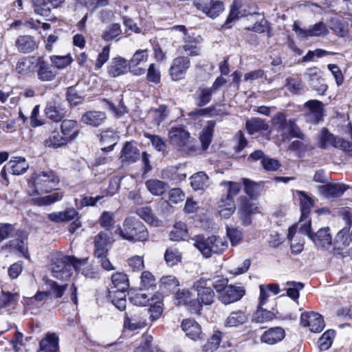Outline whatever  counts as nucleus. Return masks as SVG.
I'll use <instances>...</instances> for the list:
<instances>
[{
  "mask_svg": "<svg viewBox=\"0 0 352 352\" xmlns=\"http://www.w3.org/2000/svg\"><path fill=\"white\" fill-rule=\"evenodd\" d=\"M188 235L186 225L183 222H177L170 232V239L171 241H179L184 240Z\"/></svg>",
  "mask_w": 352,
  "mask_h": 352,
  "instance_id": "nucleus-46",
  "label": "nucleus"
},
{
  "mask_svg": "<svg viewBox=\"0 0 352 352\" xmlns=\"http://www.w3.org/2000/svg\"><path fill=\"white\" fill-rule=\"evenodd\" d=\"M304 77L314 91H316L320 96L324 95L328 85L325 83L321 71L318 68H308L304 74Z\"/></svg>",
  "mask_w": 352,
  "mask_h": 352,
  "instance_id": "nucleus-6",
  "label": "nucleus"
},
{
  "mask_svg": "<svg viewBox=\"0 0 352 352\" xmlns=\"http://www.w3.org/2000/svg\"><path fill=\"white\" fill-rule=\"evenodd\" d=\"M126 292L113 289L109 290V297L111 302L120 311L124 310L126 307Z\"/></svg>",
  "mask_w": 352,
  "mask_h": 352,
  "instance_id": "nucleus-37",
  "label": "nucleus"
},
{
  "mask_svg": "<svg viewBox=\"0 0 352 352\" xmlns=\"http://www.w3.org/2000/svg\"><path fill=\"white\" fill-rule=\"evenodd\" d=\"M245 126L250 134H254L261 131H266L268 129V124L259 118H254L248 120Z\"/></svg>",
  "mask_w": 352,
  "mask_h": 352,
  "instance_id": "nucleus-43",
  "label": "nucleus"
},
{
  "mask_svg": "<svg viewBox=\"0 0 352 352\" xmlns=\"http://www.w3.org/2000/svg\"><path fill=\"white\" fill-rule=\"evenodd\" d=\"M107 118V114L104 111H88L82 115L80 122L93 127H98L102 125Z\"/></svg>",
  "mask_w": 352,
  "mask_h": 352,
  "instance_id": "nucleus-19",
  "label": "nucleus"
},
{
  "mask_svg": "<svg viewBox=\"0 0 352 352\" xmlns=\"http://www.w3.org/2000/svg\"><path fill=\"white\" fill-rule=\"evenodd\" d=\"M335 336L333 330L326 331L319 339L318 345L321 351L327 350L332 344L333 338Z\"/></svg>",
  "mask_w": 352,
  "mask_h": 352,
  "instance_id": "nucleus-57",
  "label": "nucleus"
},
{
  "mask_svg": "<svg viewBox=\"0 0 352 352\" xmlns=\"http://www.w3.org/2000/svg\"><path fill=\"white\" fill-rule=\"evenodd\" d=\"M193 5L212 19L217 17L224 10L223 3L218 0H193Z\"/></svg>",
  "mask_w": 352,
  "mask_h": 352,
  "instance_id": "nucleus-8",
  "label": "nucleus"
},
{
  "mask_svg": "<svg viewBox=\"0 0 352 352\" xmlns=\"http://www.w3.org/2000/svg\"><path fill=\"white\" fill-rule=\"evenodd\" d=\"M129 63L121 57H117L112 60L108 68V73L111 77H117L124 74L127 71Z\"/></svg>",
  "mask_w": 352,
  "mask_h": 352,
  "instance_id": "nucleus-30",
  "label": "nucleus"
},
{
  "mask_svg": "<svg viewBox=\"0 0 352 352\" xmlns=\"http://www.w3.org/2000/svg\"><path fill=\"white\" fill-rule=\"evenodd\" d=\"M37 67V76L41 81H52L56 75L57 72L52 69V67L46 62L43 57H38L36 63Z\"/></svg>",
  "mask_w": 352,
  "mask_h": 352,
  "instance_id": "nucleus-18",
  "label": "nucleus"
},
{
  "mask_svg": "<svg viewBox=\"0 0 352 352\" xmlns=\"http://www.w3.org/2000/svg\"><path fill=\"white\" fill-rule=\"evenodd\" d=\"M170 143L179 148L187 145L190 139V133L183 126H172L168 131Z\"/></svg>",
  "mask_w": 352,
  "mask_h": 352,
  "instance_id": "nucleus-13",
  "label": "nucleus"
},
{
  "mask_svg": "<svg viewBox=\"0 0 352 352\" xmlns=\"http://www.w3.org/2000/svg\"><path fill=\"white\" fill-rule=\"evenodd\" d=\"M245 294V289L242 287L228 285L220 294L219 299L225 305H228L239 300Z\"/></svg>",
  "mask_w": 352,
  "mask_h": 352,
  "instance_id": "nucleus-14",
  "label": "nucleus"
},
{
  "mask_svg": "<svg viewBox=\"0 0 352 352\" xmlns=\"http://www.w3.org/2000/svg\"><path fill=\"white\" fill-rule=\"evenodd\" d=\"M207 284L211 287H213L219 295L227 287L228 280L220 276H215L212 279H206Z\"/></svg>",
  "mask_w": 352,
  "mask_h": 352,
  "instance_id": "nucleus-59",
  "label": "nucleus"
},
{
  "mask_svg": "<svg viewBox=\"0 0 352 352\" xmlns=\"http://www.w3.org/2000/svg\"><path fill=\"white\" fill-rule=\"evenodd\" d=\"M194 245L205 258H210L213 254H221L228 248L227 241L216 235L205 237L196 235L192 238Z\"/></svg>",
  "mask_w": 352,
  "mask_h": 352,
  "instance_id": "nucleus-3",
  "label": "nucleus"
},
{
  "mask_svg": "<svg viewBox=\"0 0 352 352\" xmlns=\"http://www.w3.org/2000/svg\"><path fill=\"white\" fill-rule=\"evenodd\" d=\"M130 300L135 305L146 306L150 302V296L144 293L137 292L131 294L130 296Z\"/></svg>",
  "mask_w": 352,
  "mask_h": 352,
  "instance_id": "nucleus-63",
  "label": "nucleus"
},
{
  "mask_svg": "<svg viewBox=\"0 0 352 352\" xmlns=\"http://www.w3.org/2000/svg\"><path fill=\"white\" fill-rule=\"evenodd\" d=\"M45 113L48 118L58 122L65 118L66 110L60 102L55 100H52L47 102L45 109Z\"/></svg>",
  "mask_w": 352,
  "mask_h": 352,
  "instance_id": "nucleus-15",
  "label": "nucleus"
},
{
  "mask_svg": "<svg viewBox=\"0 0 352 352\" xmlns=\"http://www.w3.org/2000/svg\"><path fill=\"white\" fill-rule=\"evenodd\" d=\"M297 194L300 197L301 210L300 221H303L308 219L311 209L314 206V201L312 199L303 191H297Z\"/></svg>",
  "mask_w": 352,
  "mask_h": 352,
  "instance_id": "nucleus-31",
  "label": "nucleus"
},
{
  "mask_svg": "<svg viewBox=\"0 0 352 352\" xmlns=\"http://www.w3.org/2000/svg\"><path fill=\"white\" fill-rule=\"evenodd\" d=\"M300 324L308 327L311 332L318 333L324 328L322 316L318 313L305 311L300 316Z\"/></svg>",
  "mask_w": 352,
  "mask_h": 352,
  "instance_id": "nucleus-11",
  "label": "nucleus"
},
{
  "mask_svg": "<svg viewBox=\"0 0 352 352\" xmlns=\"http://www.w3.org/2000/svg\"><path fill=\"white\" fill-rule=\"evenodd\" d=\"M182 329L186 336L193 340L201 338V329L200 325L192 319H186L182 322Z\"/></svg>",
  "mask_w": 352,
  "mask_h": 352,
  "instance_id": "nucleus-26",
  "label": "nucleus"
},
{
  "mask_svg": "<svg viewBox=\"0 0 352 352\" xmlns=\"http://www.w3.org/2000/svg\"><path fill=\"white\" fill-rule=\"evenodd\" d=\"M68 142V137L60 135L58 131H53L49 138L45 141V145L58 148L66 145Z\"/></svg>",
  "mask_w": 352,
  "mask_h": 352,
  "instance_id": "nucleus-44",
  "label": "nucleus"
},
{
  "mask_svg": "<svg viewBox=\"0 0 352 352\" xmlns=\"http://www.w3.org/2000/svg\"><path fill=\"white\" fill-rule=\"evenodd\" d=\"M311 240L318 248H325L331 244L332 238L329 228H321L316 233L311 235Z\"/></svg>",
  "mask_w": 352,
  "mask_h": 352,
  "instance_id": "nucleus-28",
  "label": "nucleus"
},
{
  "mask_svg": "<svg viewBox=\"0 0 352 352\" xmlns=\"http://www.w3.org/2000/svg\"><path fill=\"white\" fill-rule=\"evenodd\" d=\"M34 11L36 14L47 17L53 8L46 0H32Z\"/></svg>",
  "mask_w": 352,
  "mask_h": 352,
  "instance_id": "nucleus-55",
  "label": "nucleus"
},
{
  "mask_svg": "<svg viewBox=\"0 0 352 352\" xmlns=\"http://www.w3.org/2000/svg\"><path fill=\"white\" fill-rule=\"evenodd\" d=\"M113 243V236L111 231H101L94 238L96 257L107 256L109 248Z\"/></svg>",
  "mask_w": 352,
  "mask_h": 352,
  "instance_id": "nucleus-9",
  "label": "nucleus"
},
{
  "mask_svg": "<svg viewBox=\"0 0 352 352\" xmlns=\"http://www.w3.org/2000/svg\"><path fill=\"white\" fill-rule=\"evenodd\" d=\"M190 66V59L186 56H179L173 59L169 69L171 79L174 81L184 79Z\"/></svg>",
  "mask_w": 352,
  "mask_h": 352,
  "instance_id": "nucleus-10",
  "label": "nucleus"
},
{
  "mask_svg": "<svg viewBox=\"0 0 352 352\" xmlns=\"http://www.w3.org/2000/svg\"><path fill=\"white\" fill-rule=\"evenodd\" d=\"M238 212L256 214L258 212V207L246 197H241Z\"/></svg>",
  "mask_w": 352,
  "mask_h": 352,
  "instance_id": "nucleus-53",
  "label": "nucleus"
},
{
  "mask_svg": "<svg viewBox=\"0 0 352 352\" xmlns=\"http://www.w3.org/2000/svg\"><path fill=\"white\" fill-rule=\"evenodd\" d=\"M248 321V315L242 310L232 311L224 322L226 327L236 328Z\"/></svg>",
  "mask_w": 352,
  "mask_h": 352,
  "instance_id": "nucleus-25",
  "label": "nucleus"
},
{
  "mask_svg": "<svg viewBox=\"0 0 352 352\" xmlns=\"http://www.w3.org/2000/svg\"><path fill=\"white\" fill-rule=\"evenodd\" d=\"M214 93L210 87L199 88L194 96L196 104L198 107H204L208 104L210 102Z\"/></svg>",
  "mask_w": 352,
  "mask_h": 352,
  "instance_id": "nucleus-38",
  "label": "nucleus"
},
{
  "mask_svg": "<svg viewBox=\"0 0 352 352\" xmlns=\"http://www.w3.org/2000/svg\"><path fill=\"white\" fill-rule=\"evenodd\" d=\"M244 190L245 193L251 197H256L258 195L259 185L249 179H243Z\"/></svg>",
  "mask_w": 352,
  "mask_h": 352,
  "instance_id": "nucleus-64",
  "label": "nucleus"
},
{
  "mask_svg": "<svg viewBox=\"0 0 352 352\" xmlns=\"http://www.w3.org/2000/svg\"><path fill=\"white\" fill-rule=\"evenodd\" d=\"M219 212L221 217L228 219L235 211L236 206L233 198L223 196L218 204Z\"/></svg>",
  "mask_w": 352,
  "mask_h": 352,
  "instance_id": "nucleus-29",
  "label": "nucleus"
},
{
  "mask_svg": "<svg viewBox=\"0 0 352 352\" xmlns=\"http://www.w3.org/2000/svg\"><path fill=\"white\" fill-rule=\"evenodd\" d=\"M47 194L45 196L32 197L33 203L38 206H47L61 201L64 197V192L61 190Z\"/></svg>",
  "mask_w": 352,
  "mask_h": 352,
  "instance_id": "nucleus-22",
  "label": "nucleus"
},
{
  "mask_svg": "<svg viewBox=\"0 0 352 352\" xmlns=\"http://www.w3.org/2000/svg\"><path fill=\"white\" fill-rule=\"evenodd\" d=\"M28 168L29 164L26 160L23 157H13L6 164V168H10L11 174L16 175L24 173Z\"/></svg>",
  "mask_w": 352,
  "mask_h": 352,
  "instance_id": "nucleus-27",
  "label": "nucleus"
},
{
  "mask_svg": "<svg viewBox=\"0 0 352 352\" xmlns=\"http://www.w3.org/2000/svg\"><path fill=\"white\" fill-rule=\"evenodd\" d=\"M19 51L23 53H30L34 50L36 44L33 37L29 35L19 36L16 41Z\"/></svg>",
  "mask_w": 352,
  "mask_h": 352,
  "instance_id": "nucleus-36",
  "label": "nucleus"
},
{
  "mask_svg": "<svg viewBox=\"0 0 352 352\" xmlns=\"http://www.w3.org/2000/svg\"><path fill=\"white\" fill-rule=\"evenodd\" d=\"M348 23L343 19H333L331 23V29L339 36L346 35L349 28Z\"/></svg>",
  "mask_w": 352,
  "mask_h": 352,
  "instance_id": "nucleus-52",
  "label": "nucleus"
},
{
  "mask_svg": "<svg viewBox=\"0 0 352 352\" xmlns=\"http://www.w3.org/2000/svg\"><path fill=\"white\" fill-rule=\"evenodd\" d=\"M100 140L102 145L117 144L118 136L113 130L107 129L101 132Z\"/></svg>",
  "mask_w": 352,
  "mask_h": 352,
  "instance_id": "nucleus-62",
  "label": "nucleus"
},
{
  "mask_svg": "<svg viewBox=\"0 0 352 352\" xmlns=\"http://www.w3.org/2000/svg\"><path fill=\"white\" fill-rule=\"evenodd\" d=\"M285 336V330L281 327H276L265 331L261 336V340L268 344H274L281 341Z\"/></svg>",
  "mask_w": 352,
  "mask_h": 352,
  "instance_id": "nucleus-24",
  "label": "nucleus"
},
{
  "mask_svg": "<svg viewBox=\"0 0 352 352\" xmlns=\"http://www.w3.org/2000/svg\"><path fill=\"white\" fill-rule=\"evenodd\" d=\"M52 65L57 69H63L69 66L73 59L69 54L66 56H51L50 57Z\"/></svg>",
  "mask_w": 352,
  "mask_h": 352,
  "instance_id": "nucleus-54",
  "label": "nucleus"
},
{
  "mask_svg": "<svg viewBox=\"0 0 352 352\" xmlns=\"http://www.w3.org/2000/svg\"><path fill=\"white\" fill-rule=\"evenodd\" d=\"M136 213L146 222L155 226H157L159 225V220L155 217L150 207L145 206L138 208Z\"/></svg>",
  "mask_w": 352,
  "mask_h": 352,
  "instance_id": "nucleus-48",
  "label": "nucleus"
},
{
  "mask_svg": "<svg viewBox=\"0 0 352 352\" xmlns=\"http://www.w3.org/2000/svg\"><path fill=\"white\" fill-rule=\"evenodd\" d=\"M286 81V87L292 94H297L302 89L303 86L300 78L289 77Z\"/></svg>",
  "mask_w": 352,
  "mask_h": 352,
  "instance_id": "nucleus-61",
  "label": "nucleus"
},
{
  "mask_svg": "<svg viewBox=\"0 0 352 352\" xmlns=\"http://www.w3.org/2000/svg\"><path fill=\"white\" fill-rule=\"evenodd\" d=\"M146 187L152 195L159 196L166 191L168 186L162 181L149 179L146 182Z\"/></svg>",
  "mask_w": 352,
  "mask_h": 352,
  "instance_id": "nucleus-41",
  "label": "nucleus"
},
{
  "mask_svg": "<svg viewBox=\"0 0 352 352\" xmlns=\"http://www.w3.org/2000/svg\"><path fill=\"white\" fill-rule=\"evenodd\" d=\"M122 32L120 25L118 23H113L108 26L103 30L101 34L102 38L107 41L109 42L116 39V41H118L120 38H116Z\"/></svg>",
  "mask_w": 352,
  "mask_h": 352,
  "instance_id": "nucleus-39",
  "label": "nucleus"
},
{
  "mask_svg": "<svg viewBox=\"0 0 352 352\" xmlns=\"http://www.w3.org/2000/svg\"><path fill=\"white\" fill-rule=\"evenodd\" d=\"M190 180L191 186L195 191H203L209 186V177L202 171L192 175Z\"/></svg>",
  "mask_w": 352,
  "mask_h": 352,
  "instance_id": "nucleus-34",
  "label": "nucleus"
},
{
  "mask_svg": "<svg viewBox=\"0 0 352 352\" xmlns=\"http://www.w3.org/2000/svg\"><path fill=\"white\" fill-rule=\"evenodd\" d=\"M160 289L164 292H174L179 286V281L174 276H164L160 279Z\"/></svg>",
  "mask_w": 352,
  "mask_h": 352,
  "instance_id": "nucleus-49",
  "label": "nucleus"
},
{
  "mask_svg": "<svg viewBox=\"0 0 352 352\" xmlns=\"http://www.w3.org/2000/svg\"><path fill=\"white\" fill-rule=\"evenodd\" d=\"M146 80L154 84H158L160 82L161 74L159 69L154 63L149 65L146 74Z\"/></svg>",
  "mask_w": 352,
  "mask_h": 352,
  "instance_id": "nucleus-60",
  "label": "nucleus"
},
{
  "mask_svg": "<svg viewBox=\"0 0 352 352\" xmlns=\"http://www.w3.org/2000/svg\"><path fill=\"white\" fill-rule=\"evenodd\" d=\"M250 12H247L245 9L243 8V5L241 0H234L230 7V12L227 17L226 21L223 24V29H229L232 27V23L239 17L247 16Z\"/></svg>",
  "mask_w": 352,
  "mask_h": 352,
  "instance_id": "nucleus-17",
  "label": "nucleus"
},
{
  "mask_svg": "<svg viewBox=\"0 0 352 352\" xmlns=\"http://www.w3.org/2000/svg\"><path fill=\"white\" fill-rule=\"evenodd\" d=\"M148 58V53L147 50H138L129 61V66L131 69L136 67L140 63L146 62Z\"/></svg>",
  "mask_w": 352,
  "mask_h": 352,
  "instance_id": "nucleus-56",
  "label": "nucleus"
},
{
  "mask_svg": "<svg viewBox=\"0 0 352 352\" xmlns=\"http://www.w3.org/2000/svg\"><path fill=\"white\" fill-rule=\"evenodd\" d=\"M111 281L113 286L110 289L127 291L129 287L127 275L124 273L117 272L112 275Z\"/></svg>",
  "mask_w": 352,
  "mask_h": 352,
  "instance_id": "nucleus-40",
  "label": "nucleus"
},
{
  "mask_svg": "<svg viewBox=\"0 0 352 352\" xmlns=\"http://www.w3.org/2000/svg\"><path fill=\"white\" fill-rule=\"evenodd\" d=\"M292 30L298 36L302 38L324 36L329 32L327 25L323 22H319L309 28L302 29L299 26L298 22L295 21Z\"/></svg>",
  "mask_w": 352,
  "mask_h": 352,
  "instance_id": "nucleus-12",
  "label": "nucleus"
},
{
  "mask_svg": "<svg viewBox=\"0 0 352 352\" xmlns=\"http://www.w3.org/2000/svg\"><path fill=\"white\" fill-rule=\"evenodd\" d=\"M287 295L294 300L299 298V292L304 288V284L300 282L289 281L285 283Z\"/></svg>",
  "mask_w": 352,
  "mask_h": 352,
  "instance_id": "nucleus-51",
  "label": "nucleus"
},
{
  "mask_svg": "<svg viewBox=\"0 0 352 352\" xmlns=\"http://www.w3.org/2000/svg\"><path fill=\"white\" fill-rule=\"evenodd\" d=\"M120 236L128 241H144L148 237V232L145 226L139 219L129 217L122 223V227L118 230Z\"/></svg>",
  "mask_w": 352,
  "mask_h": 352,
  "instance_id": "nucleus-4",
  "label": "nucleus"
},
{
  "mask_svg": "<svg viewBox=\"0 0 352 352\" xmlns=\"http://www.w3.org/2000/svg\"><path fill=\"white\" fill-rule=\"evenodd\" d=\"M60 177L52 170L34 172L28 182V193L30 197L50 193L58 190Z\"/></svg>",
  "mask_w": 352,
  "mask_h": 352,
  "instance_id": "nucleus-1",
  "label": "nucleus"
},
{
  "mask_svg": "<svg viewBox=\"0 0 352 352\" xmlns=\"http://www.w3.org/2000/svg\"><path fill=\"white\" fill-rule=\"evenodd\" d=\"M140 157V153L136 144L133 142H127L124 144L120 159L122 162L134 163Z\"/></svg>",
  "mask_w": 352,
  "mask_h": 352,
  "instance_id": "nucleus-21",
  "label": "nucleus"
},
{
  "mask_svg": "<svg viewBox=\"0 0 352 352\" xmlns=\"http://www.w3.org/2000/svg\"><path fill=\"white\" fill-rule=\"evenodd\" d=\"M197 292V299L193 300V311H200L202 305H211L214 302V292L207 284L206 279L201 278L194 285Z\"/></svg>",
  "mask_w": 352,
  "mask_h": 352,
  "instance_id": "nucleus-5",
  "label": "nucleus"
},
{
  "mask_svg": "<svg viewBox=\"0 0 352 352\" xmlns=\"http://www.w3.org/2000/svg\"><path fill=\"white\" fill-rule=\"evenodd\" d=\"M164 258L169 266H173L181 261L182 256L177 249L170 248L166 250Z\"/></svg>",
  "mask_w": 352,
  "mask_h": 352,
  "instance_id": "nucleus-58",
  "label": "nucleus"
},
{
  "mask_svg": "<svg viewBox=\"0 0 352 352\" xmlns=\"http://www.w3.org/2000/svg\"><path fill=\"white\" fill-rule=\"evenodd\" d=\"M347 189L344 184L328 183L318 187L319 192L327 198H335L342 196Z\"/></svg>",
  "mask_w": 352,
  "mask_h": 352,
  "instance_id": "nucleus-20",
  "label": "nucleus"
},
{
  "mask_svg": "<svg viewBox=\"0 0 352 352\" xmlns=\"http://www.w3.org/2000/svg\"><path fill=\"white\" fill-rule=\"evenodd\" d=\"M61 132L65 137H68V141L74 140L78 135V125L76 121L64 120L62 122Z\"/></svg>",
  "mask_w": 352,
  "mask_h": 352,
  "instance_id": "nucleus-33",
  "label": "nucleus"
},
{
  "mask_svg": "<svg viewBox=\"0 0 352 352\" xmlns=\"http://www.w3.org/2000/svg\"><path fill=\"white\" fill-rule=\"evenodd\" d=\"M305 108L307 109L309 113L306 115L307 118L314 117V122L318 123L322 118L324 109V104L318 100H310L304 104Z\"/></svg>",
  "mask_w": 352,
  "mask_h": 352,
  "instance_id": "nucleus-23",
  "label": "nucleus"
},
{
  "mask_svg": "<svg viewBox=\"0 0 352 352\" xmlns=\"http://www.w3.org/2000/svg\"><path fill=\"white\" fill-rule=\"evenodd\" d=\"M343 219L345 221V226L337 234L336 236V243H342L343 245L348 244L349 232L352 225L351 215L349 212L342 214Z\"/></svg>",
  "mask_w": 352,
  "mask_h": 352,
  "instance_id": "nucleus-35",
  "label": "nucleus"
},
{
  "mask_svg": "<svg viewBox=\"0 0 352 352\" xmlns=\"http://www.w3.org/2000/svg\"><path fill=\"white\" fill-rule=\"evenodd\" d=\"M85 263L86 260H79L73 256H58L52 260V276L60 280H67L72 275L73 270H80V267Z\"/></svg>",
  "mask_w": 352,
  "mask_h": 352,
  "instance_id": "nucleus-2",
  "label": "nucleus"
},
{
  "mask_svg": "<svg viewBox=\"0 0 352 352\" xmlns=\"http://www.w3.org/2000/svg\"><path fill=\"white\" fill-rule=\"evenodd\" d=\"M39 346L44 352H58V338L55 333H48L41 340Z\"/></svg>",
  "mask_w": 352,
  "mask_h": 352,
  "instance_id": "nucleus-32",
  "label": "nucleus"
},
{
  "mask_svg": "<svg viewBox=\"0 0 352 352\" xmlns=\"http://www.w3.org/2000/svg\"><path fill=\"white\" fill-rule=\"evenodd\" d=\"M50 286L53 293L55 294L56 298H61L64 292L67 291L68 294L70 296V300L73 302L74 305H77V287L74 284H72L70 285L67 284L64 285H59L56 282L51 280L50 282Z\"/></svg>",
  "mask_w": 352,
  "mask_h": 352,
  "instance_id": "nucleus-16",
  "label": "nucleus"
},
{
  "mask_svg": "<svg viewBox=\"0 0 352 352\" xmlns=\"http://www.w3.org/2000/svg\"><path fill=\"white\" fill-rule=\"evenodd\" d=\"M214 126V123L212 122H210L201 131L199 139L203 150H206L211 143L213 136Z\"/></svg>",
  "mask_w": 352,
  "mask_h": 352,
  "instance_id": "nucleus-45",
  "label": "nucleus"
},
{
  "mask_svg": "<svg viewBox=\"0 0 352 352\" xmlns=\"http://www.w3.org/2000/svg\"><path fill=\"white\" fill-rule=\"evenodd\" d=\"M272 124L276 131L285 135L289 126V120L284 113L278 112L273 117Z\"/></svg>",
  "mask_w": 352,
  "mask_h": 352,
  "instance_id": "nucleus-42",
  "label": "nucleus"
},
{
  "mask_svg": "<svg viewBox=\"0 0 352 352\" xmlns=\"http://www.w3.org/2000/svg\"><path fill=\"white\" fill-rule=\"evenodd\" d=\"M320 147L327 148L329 146L346 151L352 150V144L342 138L335 137L326 128H323L319 135Z\"/></svg>",
  "mask_w": 352,
  "mask_h": 352,
  "instance_id": "nucleus-7",
  "label": "nucleus"
},
{
  "mask_svg": "<svg viewBox=\"0 0 352 352\" xmlns=\"http://www.w3.org/2000/svg\"><path fill=\"white\" fill-rule=\"evenodd\" d=\"M19 294L17 292L12 293L2 290L0 296V307H10L17 302Z\"/></svg>",
  "mask_w": 352,
  "mask_h": 352,
  "instance_id": "nucleus-50",
  "label": "nucleus"
},
{
  "mask_svg": "<svg viewBox=\"0 0 352 352\" xmlns=\"http://www.w3.org/2000/svg\"><path fill=\"white\" fill-rule=\"evenodd\" d=\"M223 336L224 334L221 331H214L208 342L204 344V351L206 352H213L217 349Z\"/></svg>",
  "mask_w": 352,
  "mask_h": 352,
  "instance_id": "nucleus-47",
  "label": "nucleus"
}]
</instances>
